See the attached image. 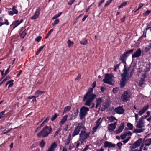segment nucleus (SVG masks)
I'll use <instances>...</instances> for the list:
<instances>
[{
	"mask_svg": "<svg viewBox=\"0 0 151 151\" xmlns=\"http://www.w3.org/2000/svg\"><path fill=\"white\" fill-rule=\"evenodd\" d=\"M150 29V30L151 31V27L149 26L148 25H147V28H146V31L145 32V35H144V37H146V32L147 31L148 29Z\"/></svg>",
	"mask_w": 151,
	"mask_h": 151,
	"instance_id": "nucleus-49",
	"label": "nucleus"
},
{
	"mask_svg": "<svg viewBox=\"0 0 151 151\" xmlns=\"http://www.w3.org/2000/svg\"><path fill=\"white\" fill-rule=\"evenodd\" d=\"M53 29H51L47 34L46 35L45 37V39H47L51 35V33L53 32Z\"/></svg>",
	"mask_w": 151,
	"mask_h": 151,
	"instance_id": "nucleus-32",
	"label": "nucleus"
},
{
	"mask_svg": "<svg viewBox=\"0 0 151 151\" xmlns=\"http://www.w3.org/2000/svg\"><path fill=\"white\" fill-rule=\"evenodd\" d=\"M144 116H142L139 119V121L137 122L136 125V127L141 128L145 126V122H144Z\"/></svg>",
	"mask_w": 151,
	"mask_h": 151,
	"instance_id": "nucleus-11",
	"label": "nucleus"
},
{
	"mask_svg": "<svg viewBox=\"0 0 151 151\" xmlns=\"http://www.w3.org/2000/svg\"><path fill=\"white\" fill-rule=\"evenodd\" d=\"M43 48H40L38 50V51L36 53V55H37L42 50Z\"/></svg>",
	"mask_w": 151,
	"mask_h": 151,
	"instance_id": "nucleus-62",
	"label": "nucleus"
},
{
	"mask_svg": "<svg viewBox=\"0 0 151 151\" xmlns=\"http://www.w3.org/2000/svg\"><path fill=\"white\" fill-rule=\"evenodd\" d=\"M69 145V146L68 149L69 150H72V149L74 147V145L72 143L70 144Z\"/></svg>",
	"mask_w": 151,
	"mask_h": 151,
	"instance_id": "nucleus-44",
	"label": "nucleus"
},
{
	"mask_svg": "<svg viewBox=\"0 0 151 151\" xmlns=\"http://www.w3.org/2000/svg\"><path fill=\"white\" fill-rule=\"evenodd\" d=\"M45 141L43 140H42V141L40 143V147L41 148H43L44 147V145H45Z\"/></svg>",
	"mask_w": 151,
	"mask_h": 151,
	"instance_id": "nucleus-34",
	"label": "nucleus"
},
{
	"mask_svg": "<svg viewBox=\"0 0 151 151\" xmlns=\"http://www.w3.org/2000/svg\"><path fill=\"white\" fill-rule=\"evenodd\" d=\"M89 108L85 106H82L80 109L79 117L80 119H82L87 114V112L89 111Z\"/></svg>",
	"mask_w": 151,
	"mask_h": 151,
	"instance_id": "nucleus-5",
	"label": "nucleus"
},
{
	"mask_svg": "<svg viewBox=\"0 0 151 151\" xmlns=\"http://www.w3.org/2000/svg\"><path fill=\"white\" fill-rule=\"evenodd\" d=\"M14 81L13 80H11L7 82V84H9L8 87H11L13 84Z\"/></svg>",
	"mask_w": 151,
	"mask_h": 151,
	"instance_id": "nucleus-35",
	"label": "nucleus"
},
{
	"mask_svg": "<svg viewBox=\"0 0 151 151\" xmlns=\"http://www.w3.org/2000/svg\"><path fill=\"white\" fill-rule=\"evenodd\" d=\"M68 117V115H66L64 116L63 119L61 120L60 122L59 123V124L60 125H62L67 120V118Z\"/></svg>",
	"mask_w": 151,
	"mask_h": 151,
	"instance_id": "nucleus-27",
	"label": "nucleus"
},
{
	"mask_svg": "<svg viewBox=\"0 0 151 151\" xmlns=\"http://www.w3.org/2000/svg\"><path fill=\"white\" fill-rule=\"evenodd\" d=\"M124 126V122H122L120 126L119 127L118 129L116 131V134L120 133L123 129Z\"/></svg>",
	"mask_w": 151,
	"mask_h": 151,
	"instance_id": "nucleus-23",
	"label": "nucleus"
},
{
	"mask_svg": "<svg viewBox=\"0 0 151 151\" xmlns=\"http://www.w3.org/2000/svg\"><path fill=\"white\" fill-rule=\"evenodd\" d=\"M147 115L146 116H144V119L146 118L147 117H148L150 114V112L149 111H148L147 112Z\"/></svg>",
	"mask_w": 151,
	"mask_h": 151,
	"instance_id": "nucleus-59",
	"label": "nucleus"
},
{
	"mask_svg": "<svg viewBox=\"0 0 151 151\" xmlns=\"http://www.w3.org/2000/svg\"><path fill=\"white\" fill-rule=\"evenodd\" d=\"M78 109H76V111L73 114L74 115H75L76 116L78 115Z\"/></svg>",
	"mask_w": 151,
	"mask_h": 151,
	"instance_id": "nucleus-61",
	"label": "nucleus"
},
{
	"mask_svg": "<svg viewBox=\"0 0 151 151\" xmlns=\"http://www.w3.org/2000/svg\"><path fill=\"white\" fill-rule=\"evenodd\" d=\"M109 106H110V104L109 103H106L104 104L103 106L104 107V109H103L102 108V109H101V111H104L105 109H106L108 107H109Z\"/></svg>",
	"mask_w": 151,
	"mask_h": 151,
	"instance_id": "nucleus-33",
	"label": "nucleus"
},
{
	"mask_svg": "<svg viewBox=\"0 0 151 151\" xmlns=\"http://www.w3.org/2000/svg\"><path fill=\"white\" fill-rule=\"evenodd\" d=\"M143 142V143H142L141 145V148H142L144 146V145H145L143 150H145L148 149L147 147L149 146L151 144V139H148L146 140L144 139Z\"/></svg>",
	"mask_w": 151,
	"mask_h": 151,
	"instance_id": "nucleus-7",
	"label": "nucleus"
},
{
	"mask_svg": "<svg viewBox=\"0 0 151 151\" xmlns=\"http://www.w3.org/2000/svg\"><path fill=\"white\" fill-rule=\"evenodd\" d=\"M71 109V107L69 106H68L65 107L64 109L63 114H64V113H66L69 111Z\"/></svg>",
	"mask_w": 151,
	"mask_h": 151,
	"instance_id": "nucleus-30",
	"label": "nucleus"
},
{
	"mask_svg": "<svg viewBox=\"0 0 151 151\" xmlns=\"http://www.w3.org/2000/svg\"><path fill=\"white\" fill-rule=\"evenodd\" d=\"M90 132H86L85 131L82 130L79 134V141L81 144L86 141V140L89 136Z\"/></svg>",
	"mask_w": 151,
	"mask_h": 151,
	"instance_id": "nucleus-4",
	"label": "nucleus"
},
{
	"mask_svg": "<svg viewBox=\"0 0 151 151\" xmlns=\"http://www.w3.org/2000/svg\"><path fill=\"white\" fill-rule=\"evenodd\" d=\"M107 118L111 122H112L115 120H117L116 118L113 116H107Z\"/></svg>",
	"mask_w": 151,
	"mask_h": 151,
	"instance_id": "nucleus-28",
	"label": "nucleus"
},
{
	"mask_svg": "<svg viewBox=\"0 0 151 151\" xmlns=\"http://www.w3.org/2000/svg\"><path fill=\"white\" fill-rule=\"evenodd\" d=\"M3 23H4V24H6V25H9V22L8 20L6 19H5V22Z\"/></svg>",
	"mask_w": 151,
	"mask_h": 151,
	"instance_id": "nucleus-64",
	"label": "nucleus"
},
{
	"mask_svg": "<svg viewBox=\"0 0 151 151\" xmlns=\"http://www.w3.org/2000/svg\"><path fill=\"white\" fill-rule=\"evenodd\" d=\"M41 39V37L38 36L35 39V41L37 42H40Z\"/></svg>",
	"mask_w": 151,
	"mask_h": 151,
	"instance_id": "nucleus-48",
	"label": "nucleus"
},
{
	"mask_svg": "<svg viewBox=\"0 0 151 151\" xmlns=\"http://www.w3.org/2000/svg\"><path fill=\"white\" fill-rule=\"evenodd\" d=\"M58 114L57 113H55V114L52 116L51 120L52 121H53L56 118L57 116H58Z\"/></svg>",
	"mask_w": 151,
	"mask_h": 151,
	"instance_id": "nucleus-38",
	"label": "nucleus"
},
{
	"mask_svg": "<svg viewBox=\"0 0 151 151\" xmlns=\"http://www.w3.org/2000/svg\"><path fill=\"white\" fill-rule=\"evenodd\" d=\"M127 126L129 128V130H132L133 129V125L132 124L130 123H128L127 124Z\"/></svg>",
	"mask_w": 151,
	"mask_h": 151,
	"instance_id": "nucleus-40",
	"label": "nucleus"
},
{
	"mask_svg": "<svg viewBox=\"0 0 151 151\" xmlns=\"http://www.w3.org/2000/svg\"><path fill=\"white\" fill-rule=\"evenodd\" d=\"M145 129H135L133 131V132L134 133H140L142 132H143L145 130Z\"/></svg>",
	"mask_w": 151,
	"mask_h": 151,
	"instance_id": "nucleus-31",
	"label": "nucleus"
},
{
	"mask_svg": "<svg viewBox=\"0 0 151 151\" xmlns=\"http://www.w3.org/2000/svg\"><path fill=\"white\" fill-rule=\"evenodd\" d=\"M104 1V0H101L98 4V6L99 7L101 4L103 3Z\"/></svg>",
	"mask_w": 151,
	"mask_h": 151,
	"instance_id": "nucleus-56",
	"label": "nucleus"
},
{
	"mask_svg": "<svg viewBox=\"0 0 151 151\" xmlns=\"http://www.w3.org/2000/svg\"><path fill=\"white\" fill-rule=\"evenodd\" d=\"M142 53L141 50L140 48L138 49L136 52H134V54L132 55V58H138L139 57Z\"/></svg>",
	"mask_w": 151,
	"mask_h": 151,
	"instance_id": "nucleus-15",
	"label": "nucleus"
},
{
	"mask_svg": "<svg viewBox=\"0 0 151 151\" xmlns=\"http://www.w3.org/2000/svg\"><path fill=\"white\" fill-rule=\"evenodd\" d=\"M102 120L101 118H99L96 122V126L93 128V132H95L96 131L98 128L101 125Z\"/></svg>",
	"mask_w": 151,
	"mask_h": 151,
	"instance_id": "nucleus-17",
	"label": "nucleus"
},
{
	"mask_svg": "<svg viewBox=\"0 0 151 151\" xmlns=\"http://www.w3.org/2000/svg\"><path fill=\"white\" fill-rule=\"evenodd\" d=\"M126 136L124 132L123 134H122L121 135V138L122 139H124L126 138Z\"/></svg>",
	"mask_w": 151,
	"mask_h": 151,
	"instance_id": "nucleus-52",
	"label": "nucleus"
},
{
	"mask_svg": "<svg viewBox=\"0 0 151 151\" xmlns=\"http://www.w3.org/2000/svg\"><path fill=\"white\" fill-rule=\"evenodd\" d=\"M76 117V116L74 115L73 114H72L71 115V116L70 118V120H72L73 119H75Z\"/></svg>",
	"mask_w": 151,
	"mask_h": 151,
	"instance_id": "nucleus-46",
	"label": "nucleus"
},
{
	"mask_svg": "<svg viewBox=\"0 0 151 151\" xmlns=\"http://www.w3.org/2000/svg\"><path fill=\"white\" fill-rule=\"evenodd\" d=\"M10 76H7L0 83V86L2 84L4 83L5 82L9 79H10Z\"/></svg>",
	"mask_w": 151,
	"mask_h": 151,
	"instance_id": "nucleus-36",
	"label": "nucleus"
},
{
	"mask_svg": "<svg viewBox=\"0 0 151 151\" xmlns=\"http://www.w3.org/2000/svg\"><path fill=\"white\" fill-rule=\"evenodd\" d=\"M67 43L69 46H71L73 44V42L71 41L70 40H68Z\"/></svg>",
	"mask_w": 151,
	"mask_h": 151,
	"instance_id": "nucleus-47",
	"label": "nucleus"
},
{
	"mask_svg": "<svg viewBox=\"0 0 151 151\" xmlns=\"http://www.w3.org/2000/svg\"><path fill=\"white\" fill-rule=\"evenodd\" d=\"M9 68H10V66H9V67L6 70V71L5 72V74H4V73H3L4 71H1V74L2 76V77L1 78V79H0V81H1V80L8 73V72L9 71Z\"/></svg>",
	"mask_w": 151,
	"mask_h": 151,
	"instance_id": "nucleus-29",
	"label": "nucleus"
},
{
	"mask_svg": "<svg viewBox=\"0 0 151 151\" xmlns=\"http://www.w3.org/2000/svg\"><path fill=\"white\" fill-rule=\"evenodd\" d=\"M118 88H114L113 90V92L114 93H117L118 91Z\"/></svg>",
	"mask_w": 151,
	"mask_h": 151,
	"instance_id": "nucleus-50",
	"label": "nucleus"
},
{
	"mask_svg": "<svg viewBox=\"0 0 151 151\" xmlns=\"http://www.w3.org/2000/svg\"><path fill=\"white\" fill-rule=\"evenodd\" d=\"M59 22V20L58 19H57L54 21V22L52 23V26H53L54 25H56V24H58Z\"/></svg>",
	"mask_w": 151,
	"mask_h": 151,
	"instance_id": "nucleus-43",
	"label": "nucleus"
},
{
	"mask_svg": "<svg viewBox=\"0 0 151 151\" xmlns=\"http://www.w3.org/2000/svg\"><path fill=\"white\" fill-rule=\"evenodd\" d=\"M26 34V33L25 32V30H24L21 33L20 36L22 38H23Z\"/></svg>",
	"mask_w": 151,
	"mask_h": 151,
	"instance_id": "nucleus-39",
	"label": "nucleus"
},
{
	"mask_svg": "<svg viewBox=\"0 0 151 151\" xmlns=\"http://www.w3.org/2000/svg\"><path fill=\"white\" fill-rule=\"evenodd\" d=\"M40 10L41 8L40 6L38 7L34 15L31 17V19H35L38 18L39 16Z\"/></svg>",
	"mask_w": 151,
	"mask_h": 151,
	"instance_id": "nucleus-14",
	"label": "nucleus"
},
{
	"mask_svg": "<svg viewBox=\"0 0 151 151\" xmlns=\"http://www.w3.org/2000/svg\"><path fill=\"white\" fill-rule=\"evenodd\" d=\"M130 93L127 91L124 92L121 97L122 99L124 102L127 101L129 100L131 97Z\"/></svg>",
	"mask_w": 151,
	"mask_h": 151,
	"instance_id": "nucleus-9",
	"label": "nucleus"
},
{
	"mask_svg": "<svg viewBox=\"0 0 151 151\" xmlns=\"http://www.w3.org/2000/svg\"><path fill=\"white\" fill-rule=\"evenodd\" d=\"M57 145L55 142H53L50 146L47 151H54L57 147Z\"/></svg>",
	"mask_w": 151,
	"mask_h": 151,
	"instance_id": "nucleus-21",
	"label": "nucleus"
},
{
	"mask_svg": "<svg viewBox=\"0 0 151 151\" xmlns=\"http://www.w3.org/2000/svg\"><path fill=\"white\" fill-rule=\"evenodd\" d=\"M111 2L110 0L107 1L106 3L104 5V6L105 7L107 6Z\"/></svg>",
	"mask_w": 151,
	"mask_h": 151,
	"instance_id": "nucleus-53",
	"label": "nucleus"
},
{
	"mask_svg": "<svg viewBox=\"0 0 151 151\" xmlns=\"http://www.w3.org/2000/svg\"><path fill=\"white\" fill-rule=\"evenodd\" d=\"M146 73H144L142 75V76L141 77L140 80L139 81V85L141 86L142 87V86L144 83L145 80V78H146Z\"/></svg>",
	"mask_w": 151,
	"mask_h": 151,
	"instance_id": "nucleus-16",
	"label": "nucleus"
},
{
	"mask_svg": "<svg viewBox=\"0 0 151 151\" xmlns=\"http://www.w3.org/2000/svg\"><path fill=\"white\" fill-rule=\"evenodd\" d=\"M110 110L112 111L113 110L116 113L119 114H123L125 111L124 109H123V106H119L115 109L113 107H111L110 108Z\"/></svg>",
	"mask_w": 151,
	"mask_h": 151,
	"instance_id": "nucleus-6",
	"label": "nucleus"
},
{
	"mask_svg": "<svg viewBox=\"0 0 151 151\" xmlns=\"http://www.w3.org/2000/svg\"><path fill=\"white\" fill-rule=\"evenodd\" d=\"M127 4V2H124L119 6V9L122 8L123 6H125Z\"/></svg>",
	"mask_w": 151,
	"mask_h": 151,
	"instance_id": "nucleus-42",
	"label": "nucleus"
},
{
	"mask_svg": "<svg viewBox=\"0 0 151 151\" xmlns=\"http://www.w3.org/2000/svg\"><path fill=\"white\" fill-rule=\"evenodd\" d=\"M151 11L150 10H147L145 12L143 13V15L144 16H147L150 13Z\"/></svg>",
	"mask_w": 151,
	"mask_h": 151,
	"instance_id": "nucleus-37",
	"label": "nucleus"
},
{
	"mask_svg": "<svg viewBox=\"0 0 151 151\" xmlns=\"http://www.w3.org/2000/svg\"><path fill=\"white\" fill-rule=\"evenodd\" d=\"M16 7L14 6L12 8V11L15 14H17L18 13V10L15 9Z\"/></svg>",
	"mask_w": 151,
	"mask_h": 151,
	"instance_id": "nucleus-41",
	"label": "nucleus"
},
{
	"mask_svg": "<svg viewBox=\"0 0 151 151\" xmlns=\"http://www.w3.org/2000/svg\"><path fill=\"white\" fill-rule=\"evenodd\" d=\"M93 89L92 88H90L88 92L84 95L83 101L85 102L84 105L86 106H89L91 105V103L96 97V95L93 93Z\"/></svg>",
	"mask_w": 151,
	"mask_h": 151,
	"instance_id": "nucleus-1",
	"label": "nucleus"
},
{
	"mask_svg": "<svg viewBox=\"0 0 151 151\" xmlns=\"http://www.w3.org/2000/svg\"><path fill=\"white\" fill-rule=\"evenodd\" d=\"M76 0H70L68 2V4L71 5Z\"/></svg>",
	"mask_w": 151,
	"mask_h": 151,
	"instance_id": "nucleus-55",
	"label": "nucleus"
},
{
	"mask_svg": "<svg viewBox=\"0 0 151 151\" xmlns=\"http://www.w3.org/2000/svg\"><path fill=\"white\" fill-rule=\"evenodd\" d=\"M117 124V122H116L114 123L109 124L108 126V129L111 131H113L116 128Z\"/></svg>",
	"mask_w": 151,
	"mask_h": 151,
	"instance_id": "nucleus-18",
	"label": "nucleus"
},
{
	"mask_svg": "<svg viewBox=\"0 0 151 151\" xmlns=\"http://www.w3.org/2000/svg\"><path fill=\"white\" fill-rule=\"evenodd\" d=\"M149 107V105L147 104L146 106H144L142 109L140 110L138 112V115H142L146 110L148 109Z\"/></svg>",
	"mask_w": 151,
	"mask_h": 151,
	"instance_id": "nucleus-20",
	"label": "nucleus"
},
{
	"mask_svg": "<svg viewBox=\"0 0 151 151\" xmlns=\"http://www.w3.org/2000/svg\"><path fill=\"white\" fill-rule=\"evenodd\" d=\"M45 91H37L35 93V98H36L45 93Z\"/></svg>",
	"mask_w": 151,
	"mask_h": 151,
	"instance_id": "nucleus-26",
	"label": "nucleus"
},
{
	"mask_svg": "<svg viewBox=\"0 0 151 151\" xmlns=\"http://www.w3.org/2000/svg\"><path fill=\"white\" fill-rule=\"evenodd\" d=\"M5 111H4L0 113V119H1L4 116Z\"/></svg>",
	"mask_w": 151,
	"mask_h": 151,
	"instance_id": "nucleus-45",
	"label": "nucleus"
},
{
	"mask_svg": "<svg viewBox=\"0 0 151 151\" xmlns=\"http://www.w3.org/2000/svg\"><path fill=\"white\" fill-rule=\"evenodd\" d=\"M52 129L50 126H46L37 134V136L38 137L42 136L44 137H46L50 133Z\"/></svg>",
	"mask_w": 151,
	"mask_h": 151,
	"instance_id": "nucleus-3",
	"label": "nucleus"
},
{
	"mask_svg": "<svg viewBox=\"0 0 151 151\" xmlns=\"http://www.w3.org/2000/svg\"><path fill=\"white\" fill-rule=\"evenodd\" d=\"M96 108H97L100 106L101 103L102 102L101 98H99L96 99Z\"/></svg>",
	"mask_w": 151,
	"mask_h": 151,
	"instance_id": "nucleus-25",
	"label": "nucleus"
},
{
	"mask_svg": "<svg viewBox=\"0 0 151 151\" xmlns=\"http://www.w3.org/2000/svg\"><path fill=\"white\" fill-rule=\"evenodd\" d=\"M112 75L110 74H106L105 78L103 81L105 83L111 84L112 83Z\"/></svg>",
	"mask_w": 151,
	"mask_h": 151,
	"instance_id": "nucleus-8",
	"label": "nucleus"
},
{
	"mask_svg": "<svg viewBox=\"0 0 151 151\" xmlns=\"http://www.w3.org/2000/svg\"><path fill=\"white\" fill-rule=\"evenodd\" d=\"M115 146V144H112L111 142L108 141H106L104 143V147H114Z\"/></svg>",
	"mask_w": 151,
	"mask_h": 151,
	"instance_id": "nucleus-19",
	"label": "nucleus"
},
{
	"mask_svg": "<svg viewBox=\"0 0 151 151\" xmlns=\"http://www.w3.org/2000/svg\"><path fill=\"white\" fill-rule=\"evenodd\" d=\"M142 142V138H139L130 147V148L133 149L137 147L140 145L141 144L143 143Z\"/></svg>",
	"mask_w": 151,
	"mask_h": 151,
	"instance_id": "nucleus-12",
	"label": "nucleus"
},
{
	"mask_svg": "<svg viewBox=\"0 0 151 151\" xmlns=\"http://www.w3.org/2000/svg\"><path fill=\"white\" fill-rule=\"evenodd\" d=\"M87 43V40H85L84 41H82L80 42V43L83 45H86Z\"/></svg>",
	"mask_w": 151,
	"mask_h": 151,
	"instance_id": "nucleus-54",
	"label": "nucleus"
},
{
	"mask_svg": "<svg viewBox=\"0 0 151 151\" xmlns=\"http://www.w3.org/2000/svg\"><path fill=\"white\" fill-rule=\"evenodd\" d=\"M71 134H69L67 139L64 141L65 145H67L70 144V141Z\"/></svg>",
	"mask_w": 151,
	"mask_h": 151,
	"instance_id": "nucleus-24",
	"label": "nucleus"
},
{
	"mask_svg": "<svg viewBox=\"0 0 151 151\" xmlns=\"http://www.w3.org/2000/svg\"><path fill=\"white\" fill-rule=\"evenodd\" d=\"M143 5V4H139V6L138 8L135 11V12L136 11H137V10H139L142 7Z\"/></svg>",
	"mask_w": 151,
	"mask_h": 151,
	"instance_id": "nucleus-57",
	"label": "nucleus"
},
{
	"mask_svg": "<svg viewBox=\"0 0 151 151\" xmlns=\"http://www.w3.org/2000/svg\"><path fill=\"white\" fill-rule=\"evenodd\" d=\"M133 51V49H131L127 51L126 52L124 53L120 57V60L123 63H125V59L127 58L128 54H129L132 53Z\"/></svg>",
	"mask_w": 151,
	"mask_h": 151,
	"instance_id": "nucleus-10",
	"label": "nucleus"
},
{
	"mask_svg": "<svg viewBox=\"0 0 151 151\" xmlns=\"http://www.w3.org/2000/svg\"><path fill=\"white\" fill-rule=\"evenodd\" d=\"M23 21V19H21L20 21L19 20H17L14 23H13V29H14L21 23Z\"/></svg>",
	"mask_w": 151,
	"mask_h": 151,
	"instance_id": "nucleus-22",
	"label": "nucleus"
},
{
	"mask_svg": "<svg viewBox=\"0 0 151 151\" xmlns=\"http://www.w3.org/2000/svg\"><path fill=\"white\" fill-rule=\"evenodd\" d=\"M81 75L80 74H79L77 76L76 78H75V80H78L81 78Z\"/></svg>",
	"mask_w": 151,
	"mask_h": 151,
	"instance_id": "nucleus-60",
	"label": "nucleus"
},
{
	"mask_svg": "<svg viewBox=\"0 0 151 151\" xmlns=\"http://www.w3.org/2000/svg\"><path fill=\"white\" fill-rule=\"evenodd\" d=\"M122 144L121 142H119L117 144V145L118 147H119V149H120L121 148V146L122 145Z\"/></svg>",
	"mask_w": 151,
	"mask_h": 151,
	"instance_id": "nucleus-58",
	"label": "nucleus"
},
{
	"mask_svg": "<svg viewBox=\"0 0 151 151\" xmlns=\"http://www.w3.org/2000/svg\"><path fill=\"white\" fill-rule=\"evenodd\" d=\"M8 12L9 14L10 15H13L14 14H15L13 11H8Z\"/></svg>",
	"mask_w": 151,
	"mask_h": 151,
	"instance_id": "nucleus-63",
	"label": "nucleus"
},
{
	"mask_svg": "<svg viewBox=\"0 0 151 151\" xmlns=\"http://www.w3.org/2000/svg\"><path fill=\"white\" fill-rule=\"evenodd\" d=\"M81 124H79L76 127L74 130V131L72 133V136L73 137H74L76 135H78L81 130Z\"/></svg>",
	"mask_w": 151,
	"mask_h": 151,
	"instance_id": "nucleus-13",
	"label": "nucleus"
},
{
	"mask_svg": "<svg viewBox=\"0 0 151 151\" xmlns=\"http://www.w3.org/2000/svg\"><path fill=\"white\" fill-rule=\"evenodd\" d=\"M123 70L124 72L121 75L122 79L120 81V86L122 88L124 86L126 83V80L129 79L132 76L131 73L130 74L129 73V69L126 68L125 65H124V69Z\"/></svg>",
	"mask_w": 151,
	"mask_h": 151,
	"instance_id": "nucleus-2",
	"label": "nucleus"
},
{
	"mask_svg": "<svg viewBox=\"0 0 151 151\" xmlns=\"http://www.w3.org/2000/svg\"><path fill=\"white\" fill-rule=\"evenodd\" d=\"M126 136H131L132 135V133L130 131L124 132Z\"/></svg>",
	"mask_w": 151,
	"mask_h": 151,
	"instance_id": "nucleus-51",
	"label": "nucleus"
}]
</instances>
